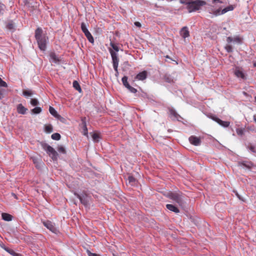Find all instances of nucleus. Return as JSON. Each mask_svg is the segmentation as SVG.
Segmentation results:
<instances>
[{"label": "nucleus", "instance_id": "obj_54", "mask_svg": "<svg viewBox=\"0 0 256 256\" xmlns=\"http://www.w3.org/2000/svg\"><path fill=\"white\" fill-rule=\"evenodd\" d=\"M242 94H243L244 96H248V94L246 92H242Z\"/></svg>", "mask_w": 256, "mask_h": 256}, {"label": "nucleus", "instance_id": "obj_15", "mask_svg": "<svg viewBox=\"0 0 256 256\" xmlns=\"http://www.w3.org/2000/svg\"><path fill=\"white\" fill-rule=\"evenodd\" d=\"M27 108H24L22 104H18L17 106V110L19 114H26Z\"/></svg>", "mask_w": 256, "mask_h": 256}, {"label": "nucleus", "instance_id": "obj_2", "mask_svg": "<svg viewBox=\"0 0 256 256\" xmlns=\"http://www.w3.org/2000/svg\"><path fill=\"white\" fill-rule=\"evenodd\" d=\"M206 2L202 0L190 1L186 8L189 12H192L200 10L201 7L206 5Z\"/></svg>", "mask_w": 256, "mask_h": 256}, {"label": "nucleus", "instance_id": "obj_41", "mask_svg": "<svg viewBox=\"0 0 256 256\" xmlns=\"http://www.w3.org/2000/svg\"><path fill=\"white\" fill-rule=\"evenodd\" d=\"M225 48L228 52H232V48L230 45H226L225 46Z\"/></svg>", "mask_w": 256, "mask_h": 256}, {"label": "nucleus", "instance_id": "obj_10", "mask_svg": "<svg viewBox=\"0 0 256 256\" xmlns=\"http://www.w3.org/2000/svg\"><path fill=\"white\" fill-rule=\"evenodd\" d=\"M212 119L218 122L220 125L222 126L224 128H227L229 126L230 122L227 121H223L218 118L213 116Z\"/></svg>", "mask_w": 256, "mask_h": 256}, {"label": "nucleus", "instance_id": "obj_21", "mask_svg": "<svg viewBox=\"0 0 256 256\" xmlns=\"http://www.w3.org/2000/svg\"><path fill=\"white\" fill-rule=\"evenodd\" d=\"M82 124L83 128V134L86 136H88V130L86 127V122L84 120H82Z\"/></svg>", "mask_w": 256, "mask_h": 256}, {"label": "nucleus", "instance_id": "obj_25", "mask_svg": "<svg viewBox=\"0 0 256 256\" xmlns=\"http://www.w3.org/2000/svg\"><path fill=\"white\" fill-rule=\"evenodd\" d=\"M49 112L53 116H54L55 117H57L58 116H59V115L57 114L56 111L52 106H50Z\"/></svg>", "mask_w": 256, "mask_h": 256}, {"label": "nucleus", "instance_id": "obj_24", "mask_svg": "<svg viewBox=\"0 0 256 256\" xmlns=\"http://www.w3.org/2000/svg\"><path fill=\"white\" fill-rule=\"evenodd\" d=\"M72 85L73 87L78 92H82L80 86L76 80L74 81Z\"/></svg>", "mask_w": 256, "mask_h": 256}, {"label": "nucleus", "instance_id": "obj_12", "mask_svg": "<svg viewBox=\"0 0 256 256\" xmlns=\"http://www.w3.org/2000/svg\"><path fill=\"white\" fill-rule=\"evenodd\" d=\"M50 61L56 64L59 62L60 59L56 53L52 52L50 54Z\"/></svg>", "mask_w": 256, "mask_h": 256}, {"label": "nucleus", "instance_id": "obj_4", "mask_svg": "<svg viewBox=\"0 0 256 256\" xmlns=\"http://www.w3.org/2000/svg\"><path fill=\"white\" fill-rule=\"evenodd\" d=\"M43 148L54 161L58 160V154L52 147L47 144H44L43 146Z\"/></svg>", "mask_w": 256, "mask_h": 256}, {"label": "nucleus", "instance_id": "obj_9", "mask_svg": "<svg viewBox=\"0 0 256 256\" xmlns=\"http://www.w3.org/2000/svg\"><path fill=\"white\" fill-rule=\"evenodd\" d=\"M190 143L194 146H198L201 144V140L200 138L197 136H192L189 138Z\"/></svg>", "mask_w": 256, "mask_h": 256}, {"label": "nucleus", "instance_id": "obj_47", "mask_svg": "<svg viewBox=\"0 0 256 256\" xmlns=\"http://www.w3.org/2000/svg\"><path fill=\"white\" fill-rule=\"evenodd\" d=\"M226 41L228 43H230L233 42V38L230 36H228L226 38Z\"/></svg>", "mask_w": 256, "mask_h": 256}, {"label": "nucleus", "instance_id": "obj_17", "mask_svg": "<svg viewBox=\"0 0 256 256\" xmlns=\"http://www.w3.org/2000/svg\"><path fill=\"white\" fill-rule=\"evenodd\" d=\"M234 74L238 78H240L242 79L245 78V76L242 70L236 68L234 71Z\"/></svg>", "mask_w": 256, "mask_h": 256}, {"label": "nucleus", "instance_id": "obj_46", "mask_svg": "<svg viewBox=\"0 0 256 256\" xmlns=\"http://www.w3.org/2000/svg\"><path fill=\"white\" fill-rule=\"evenodd\" d=\"M87 253L88 256H100L96 254L91 252L90 250H88Z\"/></svg>", "mask_w": 256, "mask_h": 256}, {"label": "nucleus", "instance_id": "obj_53", "mask_svg": "<svg viewBox=\"0 0 256 256\" xmlns=\"http://www.w3.org/2000/svg\"><path fill=\"white\" fill-rule=\"evenodd\" d=\"M12 195L14 196V197L15 198H17V196H16V194H14V193H12Z\"/></svg>", "mask_w": 256, "mask_h": 256}, {"label": "nucleus", "instance_id": "obj_38", "mask_svg": "<svg viewBox=\"0 0 256 256\" xmlns=\"http://www.w3.org/2000/svg\"><path fill=\"white\" fill-rule=\"evenodd\" d=\"M4 10V5L0 2V16L3 14Z\"/></svg>", "mask_w": 256, "mask_h": 256}, {"label": "nucleus", "instance_id": "obj_57", "mask_svg": "<svg viewBox=\"0 0 256 256\" xmlns=\"http://www.w3.org/2000/svg\"><path fill=\"white\" fill-rule=\"evenodd\" d=\"M254 67H256V62H254Z\"/></svg>", "mask_w": 256, "mask_h": 256}, {"label": "nucleus", "instance_id": "obj_58", "mask_svg": "<svg viewBox=\"0 0 256 256\" xmlns=\"http://www.w3.org/2000/svg\"><path fill=\"white\" fill-rule=\"evenodd\" d=\"M2 95V92H0V99L1 98V96Z\"/></svg>", "mask_w": 256, "mask_h": 256}, {"label": "nucleus", "instance_id": "obj_6", "mask_svg": "<svg viewBox=\"0 0 256 256\" xmlns=\"http://www.w3.org/2000/svg\"><path fill=\"white\" fill-rule=\"evenodd\" d=\"M234 8V7L232 5H230L228 6L227 7L225 8L223 10H221L220 9L218 8L216 10H215L213 11V12L212 13L213 14L214 16H220L222 14H224L226 13V12L230 10H232Z\"/></svg>", "mask_w": 256, "mask_h": 256}, {"label": "nucleus", "instance_id": "obj_55", "mask_svg": "<svg viewBox=\"0 0 256 256\" xmlns=\"http://www.w3.org/2000/svg\"><path fill=\"white\" fill-rule=\"evenodd\" d=\"M166 82H170L171 81L170 80V79L169 78H168L166 80Z\"/></svg>", "mask_w": 256, "mask_h": 256}, {"label": "nucleus", "instance_id": "obj_13", "mask_svg": "<svg viewBox=\"0 0 256 256\" xmlns=\"http://www.w3.org/2000/svg\"><path fill=\"white\" fill-rule=\"evenodd\" d=\"M180 34L184 38L188 37L190 34L188 28L186 26L183 27L180 31Z\"/></svg>", "mask_w": 256, "mask_h": 256}, {"label": "nucleus", "instance_id": "obj_23", "mask_svg": "<svg viewBox=\"0 0 256 256\" xmlns=\"http://www.w3.org/2000/svg\"><path fill=\"white\" fill-rule=\"evenodd\" d=\"M84 34L86 38H88V41L91 43H94V39L90 32L88 31L87 32H84Z\"/></svg>", "mask_w": 256, "mask_h": 256}, {"label": "nucleus", "instance_id": "obj_27", "mask_svg": "<svg viewBox=\"0 0 256 256\" xmlns=\"http://www.w3.org/2000/svg\"><path fill=\"white\" fill-rule=\"evenodd\" d=\"M4 249L10 254L12 256H14L15 254L16 253L13 250L10 249L8 247L4 246Z\"/></svg>", "mask_w": 256, "mask_h": 256}, {"label": "nucleus", "instance_id": "obj_31", "mask_svg": "<svg viewBox=\"0 0 256 256\" xmlns=\"http://www.w3.org/2000/svg\"><path fill=\"white\" fill-rule=\"evenodd\" d=\"M126 88L132 93L134 94L137 92L136 89L130 86V84L126 86Z\"/></svg>", "mask_w": 256, "mask_h": 256}, {"label": "nucleus", "instance_id": "obj_1", "mask_svg": "<svg viewBox=\"0 0 256 256\" xmlns=\"http://www.w3.org/2000/svg\"><path fill=\"white\" fill-rule=\"evenodd\" d=\"M35 38L37 40L38 48L42 50H45L46 48V36L42 34V30L38 28L35 31Z\"/></svg>", "mask_w": 256, "mask_h": 256}, {"label": "nucleus", "instance_id": "obj_19", "mask_svg": "<svg viewBox=\"0 0 256 256\" xmlns=\"http://www.w3.org/2000/svg\"><path fill=\"white\" fill-rule=\"evenodd\" d=\"M2 218L4 220L10 222L12 220V216L7 213H2Z\"/></svg>", "mask_w": 256, "mask_h": 256}, {"label": "nucleus", "instance_id": "obj_5", "mask_svg": "<svg viewBox=\"0 0 256 256\" xmlns=\"http://www.w3.org/2000/svg\"><path fill=\"white\" fill-rule=\"evenodd\" d=\"M109 52L111 55L113 68L115 72L118 73V68L119 63V58L118 56V54L114 52L112 48H108Z\"/></svg>", "mask_w": 256, "mask_h": 256}, {"label": "nucleus", "instance_id": "obj_11", "mask_svg": "<svg viewBox=\"0 0 256 256\" xmlns=\"http://www.w3.org/2000/svg\"><path fill=\"white\" fill-rule=\"evenodd\" d=\"M148 76V72L146 70H144L139 72L135 77V79L138 80H144Z\"/></svg>", "mask_w": 256, "mask_h": 256}, {"label": "nucleus", "instance_id": "obj_39", "mask_svg": "<svg viewBox=\"0 0 256 256\" xmlns=\"http://www.w3.org/2000/svg\"><path fill=\"white\" fill-rule=\"evenodd\" d=\"M58 150L59 152L65 154L66 153V150L64 147L62 146H59L58 148Z\"/></svg>", "mask_w": 256, "mask_h": 256}, {"label": "nucleus", "instance_id": "obj_8", "mask_svg": "<svg viewBox=\"0 0 256 256\" xmlns=\"http://www.w3.org/2000/svg\"><path fill=\"white\" fill-rule=\"evenodd\" d=\"M75 195L79 198L82 204L84 206H87L89 202L90 197L85 193L80 194H75Z\"/></svg>", "mask_w": 256, "mask_h": 256}, {"label": "nucleus", "instance_id": "obj_49", "mask_svg": "<svg viewBox=\"0 0 256 256\" xmlns=\"http://www.w3.org/2000/svg\"><path fill=\"white\" fill-rule=\"evenodd\" d=\"M134 25L138 27H140L141 26V24L140 22H134Z\"/></svg>", "mask_w": 256, "mask_h": 256}, {"label": "nucleus", "instance_id": "obj_50", "mask_svg": "<svg viewBox=\"0 0 256 256\" xmlns=\"http://www.w3.org/2000/svg\"><path fill=\"white\" fill-rule=\"evenodd\" d=\"M14 256H24L20 254L16 253Z\"/></svg>", "mask_w": 256, "mask_h": 256}, {"label": "nucleus", "instance_id": "obj_59", "mask_svg": "<svg viewBox=\"0 0 256 256\" xmlns=\"http://www.w3.org/2000/svg\"><path fill=\"white\" fill-rule=\"evenodd\" d=\"M34 163H36V160H34Z\"/></svg>", "mask_w": 256, "mask_h": 256}, {"label": "nucleus", "instance_id": "obj_26", "mask_svg": "<svg viewBox=\"0 0 256 256\" xmlns=\"http://www.w3.org/2000/svg\"><path fill=\"white\" fill-rule=\"evenodd\" d=\"M110 46L112 47V49L114 52H118L119 51V48L118 47V46H117L114 42H110Z\"/></svg>", "mask_w": 256, "mask_h": 256}, {"label": "nucleus", "instance_id": "obj_30", "mask_svg": "<svg viewBox=\"0 0 256 256\" xmlns=\"http://www.w3.org/2000/svg\"><path fill=\"white\" fill-rule=\"evenodd\" d=\"M42 112V109L40 107H36L32 110V112L35 114H38Z\"/></svg>", "mask_w": 256, "mask_h": 256}, {"label": "nucleus", "instance_id": "obj_22", "mask_svg": "<svg viewBox=\"0 0 256 256\" xmlns=\"http://www.w3.org/2000/svg\"><path fill=\"white\" fill-rule=\"evenodd\" d=\"M84 34L86 38H88V41L91 43H94V39L90 32L88 31L87 32H84Z\"/></svg>", "mask_w": 256, "mask_h": 256}, {"label": "nucleus", "instance_id": "obj_14", "mask_svg": "<svg viewBox=\"0 0 256 256\" xmlns=\"http://www.w3.org/2000/svg\"><path fill=\"white\" fill-rule=\"evenodd\" d=\"M239 165L242 168H246L248 169H250L253 166L252 164L248 161H244L242 162H240L239 163Z\"/></svg>", "mask_w": 256, "mask_h": 256}, {"label": "nucleus", "instance_id": "obj_45", "mask_svg": "<svg viewBox=\"0 0 256 256\" xmlns=\"http://www.w3.org/2000/svg\"><path fill=\"white\" fill-rule=\"evenodd\" d=\"M233 42L240 44L241 42V39L238 37L234 38H233Z\"/></svg>", "mask_w": 256, "mask_h": 256}, {"label": "nucleus", "instance_id": "obj_37", "mask_svg": "<svg viewBox=\"0 0 256 256\" xmlns=\"http://www.w3.org/2000/svg\"><path fill=\"white\" fill-rule=\"evenodd\" d=\"M30 104L33 106H36L38 104V102L36 99L32 98L30 100Z\"/></svg>", "mask_w": 256, "mask_h": 256}, {"label": "nucleus", "instance_id": "obj_40", "mask_svg": "<svg viewBox=\"0 0 256 256\" xmlns=\"http://www.w3.org/2000/svg\"><path fill=\"white\" fill-rule=\"evenodd\" d=\"M0 86L4 87V88H6L8 86L7 84L4 81L0 78Z\"/></svg>", "mask_w": 256, "mask_h": 256}, {"label": "nucleus", "instance_id": "obj_18", "mask_svg": "<svg viewBox=\"0 0 256 256\" xmlns=\"http://www.w3.org/2000/svg\"><path fill=\"white\" fill-rule=\"evenodd\" d=\"M128 184L132 186H135L136 184V178L132 176H128Z\"/></svg>", "mask_w": 256, "mask_h": 256}, {"label": "nucleus", "instance_id": "obj_56", "mask_svg": "<svg viewBox=\"0 0 256 256\" xmlns=\"http://www.w3.org/2000/svg\"><path fill=\"white\" fill-rule=\"evenodd\" d=\"M116 76H118V73L116 72V74H115Z\"/></svg>", "mask_w": 256, "mask_h": 256}, {"label": "nucleus", "instance_id": "obj_42", "mask_svg": "<svg viewBox=\"0 0 256 256\" xmlns=\"http://www.w3.org/2000/svg\"><path fill=\"white\" fill-rule=\"evenodd\" d=\"M23 94L24 96H31L32 94V93L30 91H29V90H24L23 92Z\"/></svg>", "mask_w": 256, "mask_h": 256}, {"label": "nucleus", "instance_id": "obj_60", "mask_svg": "<svg viewBox=\"0 0 256 256\" xmlns=\"http://www.w3.org/2000/svg\"><path fill=\"white\" fill-rule=\"evenodd\" d=\"M255 102H256V96L254 97Z\"/></svg>", "mask_w": 256, "mask_h": 256}, {"label": "nucleus", "instance_id": "obj_43", "mask_svg": "<svg viewBox=\"0 0 256 256\" xmlns=\"http://www.w3.org/2000/svg\"><path fill=\"white\" fill-rule=\"evenodd\" d=\"M248 150H250V152L253 153H256V149L254 146H250L248 148Z\"/></svg>", "mask_w": 256, "mask_h": 256}, {"label": "nucleus", "instance_id": "obj_52", "mask_svg": "<svg viewBox=\"0 0 256 256\" xmlns=\"http://www.w3.org/2000/svg\"><path fill=\"white\" fill-rule=\"evenodd\" d=\"M254 122L256 123V114H254Z\"/></svg>", "mask_w": 256, "mask_h": 256}, {"label": "nucleus", "instance_id": "obj_28", "mask_svg": "<svg viewBox=\"0 0 256 256\" xmlns=\"http://www.w3.org/2000/svg\"><path fill=\"white\" fill-rule=\"evenodd\" d=\"M60 137L61 136L58 133H54L51 136V138L52 140H60Z\"/></svg>", "mask_w": 256, "mask_h": 256}, {"label": "nucleus", "instance_id": "obj_16", "mask_svg": "<svg viewBox=\"0 0 256 256\" xmlns=\"http://www.w3.org/2000/svg\"><path fill=\"white\" fill-rule=\"evenodd\" d=\"M166 207L168 210L174 212L175 213H178L180 212V210L178 209V208L176 206H174L173 204H167L166 205Z\"/></svg>", "mask_w": 256, "mask_h": 256}, {"label": "nucleus", "instance_id": "obj_32", "mask_svg": "<svg viewBox=\"0 0 256 256\" xmlns=\"http://www.w3.org/2000/svg\"><path fill=\"white\" fill-rule=\"evenodd\" d=\"M247 130L252 132L256 133V126L254 125H251L247 127Z\"/></svg>", "mask_w": 256, "mask_h": 256}, {"label": "nucleus", "instance_id": "obj_20", "mask_svg": "<svg viewBox=\"0 0 256 256\" xmlns=\"http://www.w3.org/2000/svg\"><path fill=\"white\" fill-rule=\"evenodd\" d=\"M93 141L94 142H99L100 136L99 134L98 133H90Z\"/></svg>", "mask_w": 256, "mask_h": 256}, {"label": "nucleus", "instance_id": "obj_7", "mask_svg": "<svg viewBox=\"0 0 256 256\" xmlns=\"http://www.w3.org/2000/svg\"><path fill=\"white\" fill-rule=\"evenodd\" d=\"M43 224L48 229L54 234H57L58 232V230L56 228L54 224L50 220L42 222Z\"/></svg>", "mask_w": 256, "mask_h": 256}, {"label": "nucleus", "instance_id": "obj_33", "mask_svg": "<svg viewBox=\"0 0 256 256\" xmlns=\"http://www.w3.org/2000/svg\"><path fill=\"white\" fill-rule=\"evenodd\" d=\"M122 84H124V86L126 87V86H127L128 84H129L128 83V77L126 76H124L122 79Z\"/></svg>", "mask_w": 256, "mask_h": 256}, {"label": "nucleus", "instance_id": "obj_34", "mask_svg": "<svg viewBox=\"0 0 256 256\" xmlns=\"http://www.w3.org/2000/svg\"><path fill=\"white\" fill-rule=\"evenodd\" d=\"M45 131L46 132L50 133L52 132V127L51 125L46 126Z\"/></svg>", "mask_w": 256, "mask_h": 256}, {"label": "nucleus", "instance_id": "obj_48", "mask_svg": "<svg viewBox=\"0 0 256 256\" xmlns=\"http://www.w3.org/2000/svg\"><path fill=\"white\" fill-rule=\"evenodd\" d=\"M7 28L10 30L14 28V25L12 24H8L7 25Z\"/></svg>", "mask_w": 256, "mask_h": 256}, {"label": "nucleus", "instance_id": "obj_29", "mask_svg": "<svg viewBox=\"0 0 256 256\" xmlns=\"http://www.w3.org/2000/svg\"><path fill=\"white\" fill-rule=\"evenodd\" d=\"M81 29L84 33L88 31L87 28L86 24L84 22H82L81 24Z\"/></svg>", "mask_w": 256, "mask_h": 256}, {"label": "nucleus", "instance_id": "obj_36", "mask_svg": "<svg viewBox=\"0 0 256 256\" xmlns=\"http://www.w3.org/2000/svg\"><path fill=\"white\" fill-rule=\"evenodd\" d=\"M236 132L238 135L242 136L244 134V128H237L236 130Z\"/></svg>", "mask_w": 256, "mask_h": 256}, {"label": "nucleus", "instance_id": "obj_3", "mask_svg": "<svg viewBox=\"0 0 256 256\" xmlns=\"http://www.w3.org/2000/svg\"><path fill=\"white\" fill-rule=\"evenodd\" d=\"M168 196L180 206H182L184 203V196L180 192H170L168 194Z\"/></svg>", "mask_w": 256, "mask_h": 256}, {"label": "nucleus", "instance_id": "obj_35", "mask_svg": "<svg viewBox=\"0 0 256 256\" xmlns=\"http://www.w3.org/2000/svg\"><path fill=\"white\" fill-rule=\"evenodd\" d=\"M170 114L172 116H173L174 118L178 119L179 116L174 110H170Z\"/></svg>", "mask_w": 256, "mask_h": 256}, {"label": "nucleus", "instance_id": "obj_44", "mask_svg": "<svg viewBox=\"0 0 256 256\" xmlns=\"http://www.w3.org/2000/svg\"><path fill=\"white\" fill-rule=\"evenodd\" d=\"M180 3L182 4H184L188 6V4L189 2H190V0H180Z\"/></svg>", "mask_w": 256, "mask_h": 256}, {"label": "nucleus", "instance_id": "obj_51", "mask_svg": "<svg viewBox=\"0 0 256 256\" xmlns=\"http://www.w3.org/2000/svg\"><path fill=\"white\" fill-rule=\"evenodd\" d=\"M216 2H222L220 0H213V2L214 3H215Z\"/></svg>", "mask_w": 256, "mask_h": 256}]
</instances>
